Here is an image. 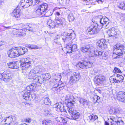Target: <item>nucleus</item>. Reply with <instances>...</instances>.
<instances>
[{
    "label": "nucleus",
    "instance_id": "f257e3e1",
    "mask_svg": "<svg viewBox=\"0 0 125 125\" xmlns=\"http://www.w3.org/2000/svg\"><path fill=\"white\" fill-rule=\"evenodd\" d=\"M63 37L62 39L65 43L67 45H70L72 43V40L75 37V35L74 33H68L65 31L62 34Z\"/></svg>",
    "mask_w": 125,
    "mask_h": 125
},
{
    "label": "nucleus",
    "instance_id": "f03ea898",
    "mask_svg": "<svg viewBox=\"0 0 125 125\" xmlns=\"http://www.w3.org/2000/svg\"><path fill=\"white\" fill-rule=\"evenodd\" d=\"M36 84L35 83H32L26 87V89L27 91L23 94V98L26 100H30L33 99L32 95L30 93V91L33 90L35 88Z\"/></svg>",
    "mask_w": 125,
    "mask_h": 125
},
{
    "label": "nucleus",
    "instance_id": "7ed1b4c3",
    "mask_svg": "<svg viewBox=\"0 0 125 125\" xmlns=\"http://www.w3.org/2000/svg\"><path fill=\"white\" fill-rule=\"evenodd\" d=\"M42 69L40 68V66H38L33 69L31 70L28 74V76L30 79H33V81L35 77L36 74L41 73Z\"/></svg>",
    "mask_w": 125,
    "mask_h": 125
},
{
    "label": "nucleus",
    "instance_id": "20e7f679",
    "mask_svg": "<svg viewBox=\"0 0 125 125\" xmlns=\"http://www.w3.org/2000/svg\"><path fill=\"white\" fill-rule=\"evenodd\" d=\"M68 112L70 116L67 117L72 120H76L78 119L80 115V114L74 108H70L68 109Z\"/></svg>",
    "mask_w": 125,
    "mask_h": 125
},
{
    "label": "nucleus",
    "instance_id": "39448f33",
    "mask_svg": "<svg viewBox=\"0 0 125 125\" xmlns=\"http://www.w3.org/2000/svg\"><path fill=\"white\" fill-rule=\"evenodd\" d=\"M92 21L94 23L93 26L88 28L87 30L88 33L91 35L97 33L99 31L98 24L94 20H92Z\"/></svg>",
    "mask_w": 125,
    "mask_h": 125
},
{
    "label": "nucleus",
    "instance_id": "423d86ee",
    "mask_svg": "<svg viewBox=\"0 0 125 125\" xmlns=\"http://www.w3.org/2000/svg\"><path fill=\"white\" fill-rule=\"evenodd\" d=\"M51 76L49 73L42 74L39 76L36 77L34 79V82L37 84H42L45 80H47L50 79Z\"/></svg>",
    "mask_w": 125,
    "mask_h": 125
},
{
    "label": "nucleus",
    "instance_id": "0eeeda50",
    "mask_svg": "<svg viewBox=\"0 0 125 125\" xmlns=\"http://www.w3.org/2000/svg\"><path fill=\"white\" fill-rule=\"evenodd\" d=\"M120 118H118L117 116L115 117L110 116L108 118V120L111 123V125H123L124 124V122Z\"/></svg>",
    "mask_w": 125,
    "mask_h": 125
},
{
    "label": "nucleus",
    "instance_id": "6e6552de",
    "mask_svg": "<svg viewBox=\"0 0 125 125\" xmlns=\"http://www.w3.org/2000/svg\"><path fill=\"white\" fill-rule=\"evenodd\" d=\"M92 64V62L89 61L82 60L79 62L77 65V66L81 68L85 69L91 67Z\"/></svg>",
    "mask_w": 125,
    "mask_h": 125
},
{
    "label": "nucleus",
    "instance_id": "1a4fd4ad",
    "mask_svg": "<svg viewBox=\"0 0 125 125\" xmlns=\"http://www.w3.org/2000/svg\"><path fill=\"white\" fill-rule=\"evenodd\" d=\"M11 72L9 70L4 71L0 76V79L6 82L9 81L11 79Z\"/></svg>",
    "mask_w": 125,
    "mask_h": 125
},
{
    "label": "nucleus",
    "instance_id": "9d476101",
    "mask_svg": "<svg viewBox=\"0 0 125 125\" xmlns=\"http://www.w3.org/2000/svg\"><path fill=\"white\" fill-rule=\"evenodd\" d=\"M80 77V73L78 72H74L70 78L69 83L72 85L78 81Z\"/></svg>",
    "mask_w": 125,
    "mask_h": 125
},
{
    "label": "nucleus",
    "instance_id": "9b49d317",
    "mask_svg": "<svg viewBox=\"0 0 125 125\" xmlns=\"http://www.w3.org/2000/svg\"><path fill=\"white\" fill-rule=\"evenodd\" d=\"M24 61V62H21L20 65V67L23 73H26L28 68L31 65L30 62L28 59L27 58H25Z\"/></svg>",
    "mask_w": 125,
    "mask_h": 125
},
{
    "label": "nucleus",
    "instance_id": "f8f14e48",
    "mask_svg": "<svg viewBox=\"0 0 125 125\" xmlns=\"http://www.w3.org/2000/svg\"><path fill=\"white\" fill-rule=\"evenodd\" d=\"M81 50L83 52L88 53H90L93 52L94 53V51H95L94 45H89L83 47L81 48Z\"/></svg>",
    "mask_w": 125,
    "mask_h": 125
},
{
    "label": "nucleus",
    "instance_id": "ddd939ff",
    "mask_svg": "<svg viewBox=\"0 0 125 125\" xmlns=\"http://www.w3.org/2000/svg\"><path fill=\"white\" fill-rule=\"evenodd\" d=\"M123 46L120 44H117L114 46V50L116 52L115 54L119 56L124 53V52L123 51L124 50H122V49H124Z\"/></svg>",
    "mask_w": 125,
    "mask_h": 125
},
{
    "label": "nucleus",
    "instance_id": "4468645a",
    "mask_svg": "<svg viewBox=\"0 0 125 125\" xmlns=\"http://www.w3.org/2000/svg\"><path fill=\"white\" fill-rule=\"evenodd\" d=\"M53 107L56 111L61 112H63L66 115H67L66 111L65 109V107L62 104L57 103L54 104Z\"/></svg>",
    "mask_w": 125,
    "mask_h": 125
},
{
    "label": "nucleus",
    "instance_id": "2eb2a0df",
    "mask_svg": "<svg viewBox=\"0 0 125 125\" xmlns=\"http://www.w3.org/2000/svg\"><path fill=\"white\" fill-rule=\"evenodd\" d=\"M94 54L98 56L100 58L106 60L108 57V53L107 52H102L99 51H94Z\"/></svg>",
    "mask_w": 125,
    "mask_h": 125
},
{
    "label": "nucleus",
    "instance_id": "dca6fc26",
    "mask_svg": "<svg viewBox=\"0 0 125 125\" xmlns=\"http://www.w3.org/2000/svg\"><path fill=\"white\" fill-rule=\"evenodd\" d=\"M17 48L11 49L8 51V56L11 58H13L19 56Z\"/></svg>",
    "mask_w": 125,
    "mask_h": 125
},
{
    "label": "nucleus",
    "instance_id": "f3484780",
    "mask_svg": "<svg viewBox=\"0 0 125 125\" xmlns=\"http://www.w3.org/2000/svg\"><path fill=\"white\" fill-rule=\"evenodd\" d=\"M34 0H21L20 2L21 6L23 8H26L32 5Z\"/></svg>",
    "mask_w": 125,
    "mask_h": 125
},
{
    "label": "nucleus",
    "instance_id": "a211bd4d",
    "mask_svg": "<svg viewBox=\"0 0 125 125\" xmlns=\"http://www.w3.org/2000/svg\"><path fill=\"white\" fill-rule=\"evenodd\" d=\"M105 80V77L101 75L96 76L94 80V83L97 85L101 84Z\"/></svg>",
    "mask_w": 125,
    "mask_h": 125
},
{
    "label": "nucleus",
    "instance_id": "6ab92c4d",
    "mask_svg": "<svg viewBox=\"0 0 125 125\" xmlns=\"http://www.w3.org/2000/svg\"><path fill=\"white\" fill-rule=\"evenodd\" d=\"M77 47L76 45H72V43L70 45H67L66 48V50L67 53H71L77 50Z\"/></svg>",
    "mask_w": 125,
    "mask_h": 125
},
{
    "label": "nucleus",
    "instance_id": "aec40b11",
    "mask_svg": "<svg viewBox=\"0 0 125 125\" xmlns=\"http://www.w3.org/2000/svg\"><path fill=\"white\" fill-rule=\"evenodd\" d=\"M119 30L115 28H112L107 31V33L110 37L114 36L116 37L118 35Z\"/></svg>",
    "mask_w": 125,
    "mask_h": 125
},
{
    "label": "nucleus",
    "instance_id": "412c9836",
    "mask_svg": "<svg viewBox=\"0 0 125 125\" xmlns=\"http://www.w3.org/2000/svg\"><path fill=\"white\" fill-rule=\"evenodd\" d=\"M105 39H102L99 40L97 43L96 45L100 48L104 49L107 47V45Z\"/></svg>",
    "mask_w": 125,
    "mask_h": 125
},
{
    "label": "nucleus",
    "instance_id": "4be33fe9",
    "mask_svg": "<svg viewBox=\"0 0 125 125\" xmlns=\"http://www.w3.org/2000/svg\"><path fill=\"white\" fill-rule=\"evenodd\" d=\"M117 99L125 103V92H120L117 95Z\"/></svg>",
    "mask_w": 125,
    "mask_h": 125
},
{
    "label": "nucleus",
    "instance_id": "5701e85b",
    "mask_svg": "<svg viewBox=\"0 0 125 125\" xmlns=\"http://www.w3.org/2000/svg\"><path fill=\"white\" fill-rule=\"evenodd\" d=\"M21 13V10L18 8H16L11 13V15L13 17L17 18L20 16V15Z\"/></svg>",
    "mask_w": 125,
    "mask_h": 125
},
{
    "label": "nucleus",
    "instance_id": "b1692460",
    "mask_svg": "<svg viewBox=\"0 0 125 125\" xmlns=\"http://www.w3.org/2000/svg\"><path fill=\"white\" fill-rule=\"evenodd\" d=\"M17 48L19 56L24 54L28 51L27 49L25 47H20Z\"/></svg>",
    "mask_w": 125,
    "mask_h": 125
},
{
    "label": "nucleus",
    "instance_id": "393cba45",
    "mask_svg": "<svg viewBox=\"0 0 125 125\" xmlns=\"http://www.w3.org/2000/svg\"><path fill=\"white\" fill-rule=\"evenodd\" d=\"M100 22L102 26L105 25V26L106 27L107 25L108 24L109 19L107 18H102L100 19Z\"/></svg>",
    "mask_w": 125,
    "mask_h": 125
},
{
    "label": "nucleus",
    "instance_id": "a878e982",
    "mask_svg": "<svg viewBox=\"0 0 125 125\" xmlns=\"http://www.w3.org/2000/svg\"><path fill=\"white\" fill-rule=\"evenodd\" d=\"M39 7L40 8L42 11L43 12L44 14H45L48 10V6L47 4L44 3L42 4L39 6Z\"/></svg>",
    "mask_w": 125,
    "mask_h": 125
},
{
    "label": "nucleus",
    "instance_id": "bb28decb",
    "mask_svg": "<svg viewBox=\"0 0 125 125\" xmlns=\"http://www.w3.org/2000/svg\"><path fill=\"white\" fill-rule=\"evenodd\" d=\"M67 13L68 15L67 18L69 21L70 22L73 21L74 18L72 13L69 10L67 11Z\"/></svg>",
    "mask_w": 125,
    "mask_h": 125
},
{
    "label": "nucleus",
    "instance_id": "cd10ccee",
    "mask_svg": "<svg viewBox=\"0 0 125 125\" xmlns=\"http://www.w3.org/2000/svg\"><path fill=\"white\" fill-rule=\"evenodd\" d=\"M47 24L49 27L50 28H53L55 27H57L54 22L51 19H49L48 20Z\"/></svg>",
    "mask_w": 125,
    "mask_h": 125
},
{
    "label": "nucleus",
    "instance_id": "c85d7f7f",
    "mask_svg": "<svg viewBox=\"0 0 125 125\" xmlns=\"http://www.w3.org/2000/svg\"><path fill=\"white\" fill-rule=\"evenodd\" d=\"M36 25L34 24H31L29 25H25V27L27 30H28L32 32L35 28Z\"/></svg>",
    "mask_w": 125,
    "mask_h": 125
},
{
    "label": "nucleus",
    "instance_id": "c756f323",
    "mask_svg": "<svg viewBox=\"0 0 125 125\" xmlns=\"http://www.w3.org/2000/svg\"><path fill=\"white\" fill-rule=\"evenodd\" d=\"M65 103L67 104V107L68 108L67 109V110L70 108H72L71 107L73 106H74V104L75 103V102L74 101H68L67 102H65Z\"/></svg>",
    "mask_w": 125,
    "mask_h": 125
},
{
    "label": "nucleus",
    "instance_id": "7c9ffc66",
    "mask_svg": "<svg viewBox=\"0 0 125 125\" xmlns=\"http://www.w3.org/2000/svg\"><path fill=\"white\" fill-rule=\"evenodd\" d=\"M7 64L8 67L10 68L16 69L18 68L15 62H11L8 63Z\"/></svg>",
    "mask_w": 125,
    "mask_h": 125
},
{
    "label": "nucleus",
    "instance_id": "2f4dec72",
    "mask_svg": "<svg viewBox=\"0 0 125 125\" xmlns=\"http://www.w3.org/2000/svg\"><path fill=\"white\" fill-rule=\"evenodd\" d=\"M12 121L11 116H10L4 119L1 122H5L6 121H7V123H6L9 124V125H10V123Z\"/></svg>",
    "mask_w": 125,
    "mask_h": 125
},
{
    "label": "nucleus",
    "instance_id": "473e14b6",
    "mask_svg": "<svg viewBox=\"0 0 125 125\" xmlns=\"http://www.w3.org/2000/svg\"><path fill=\"white\" fill-rule=\"evenodd\" d=\"M17 30H18L17 31L18 32V35L22 36H24L26 34V31L22 29H16Z\"/></svg>",
    "mask_w": 125,
    "mask_h": 125
},
{
    "label": "nucleus",
    "instance_id": "72a5a7b5",
    "mask_svg": "<svg viewBox=\"0 0 125 125\" xmlns=\"http://www.w3.org/2000/svg\"><path fill=\"white\" fill-rule=\"evenodd\" d=\"M89 120L91 122H93L98 118V117L96 115H92L88 117Z\"/></svg>",
    "mask_w": 125,
    "mask_h": 125
},
{
    "label": "nucleus",
    "instance_id": "f704fd0d",
    "mask_svg": "<svg viewBox=\"0 0 125 125\" xmlns=\"http://www.w3.org/2000/svg\"><path fill=\"white\" fill-rule=\"evenodd\" d=\"M79 102L80 103L84 105H88L89 103V101H87L84 99L81 98L79 100Z\"/></svg>",
    "mask_w": 125,
    "mask_h": 125
},
{
    "label": "nucleus",
    "instance_id": "c9c22d12",
    "mask_svg": "<svg viewBox=\"0 0 125 125\" xmlns=\"http://www.w3.org/2000/svg\"><path fill=\"white\" fill-rule=\"evenodd\" d=\"M93 101L94 103L100 102V97L97 95H95L93 97Z\"/></svg>",
    "mask_w": 125,
    "mask_h": 125
},
{
    "label": "nucleus",
    "instance_id": "e433bc0d",
    "mask_svg": "<svg viewBox=\"0 0 125 125\" xmlns=\"http://www.w3.org/2000/svg\"><path fill=\"white\" fill-rule=\"evenodd\" d=\"M55 22L56 23V25H61L62 24V20L58 17H56L55 19Z\"/></svg>",
    "mask_w": 125,
    "mask_h": 125
},
{
    "label": "nucleus",
    "instance_id": "4c0bfd02",
    "mask_svg": "<svg viewBox=\"0 0 125 125\" xmlns=\"http://www.w3.org/2000/svg\"><path fill=\"white\" fill-rule=\"evenodd\" d=\"M73 101L74 100L73 97L72 95L69 94H68L66 96L65 102L68 101Z\"/></svg>",
    "mask_w": 125,
    "mask_h": 125
},
{
    "label": "nucleus",
    "instance_id": "58836bf2",
    "mask_svg": "<svg viewBox=\"0 0 125 125\" xmlns=\"http://www.w3.org/2000/svg\"><path fill=\"white\" fill-rule=\"evenodd\" d=\"M59 37L58 35H57L56 37L54 39V42L57 44L59 45V47L61 46V44L59 42Z\"/></svg>",
    "mask_w": 125,
    "mask_h": 125
},
{
    "label": "nucleus",
    "instance_id": "ea45409f",
    "mask_svg": "<svg viewBox=\"0 0 125 125\" xmlns=\"http://www.w3.org/2000/svg\"><path fill=\"white\" fill-rule=\"evenodd\" d=\"M36 12L37 14L38 15H41L44 14L43 12L42 11V10L39 6L37 8V9L36 11Z\"/></svg>",
    "mask_w": 125,
    "mask_h": 125
},
{
    "label": "nucleus",
    "instance_id": "a19ab883",
    "mask_svg": "<svg viewBox=\"0 0 125 125\" xmlns=\"http://www.w3.org/2000/svg\"><path fill=\"white\" fill-rule=\"evenodd\" d=\"M116 114H122L124 113L123 111L120 107H116Z\"/></svg>",
    "mask_w": 125,
    "mask_h": 125
},
{
    "label": "nucleus",
    "instance_id": "79ce46f5",
    "mask_svg": "<svg viewBox=\"0 0 125 125\" xmlns=\"http://www.w3.org/2000/svg\"><path fill=\"white\" fill-rule=\"evenodd\" d=\"M44 104L46 105H49L50 104V99L48 97H46L44 99Z\"/></svg>",
    "mask_w": 125,
    "mask_h": 125
},
{
    "label": "nucleus",
    "instance_id": "37998d69",
    "mask_svg": "<svg viewBox=\"0 0 125 125\" xmlns=\"http://www.w3.org/2000/svg\"><path fill=\"white\" fill-rule=\"evenodd\" d=\"M59 84L57 83H54V85H53L52 89L53 90H55L56 91H59V87L58 88V87Z\"/></svg>",
    "mask_w": 125,
    "mask_h": 125
},
{
    "label": "nucleus",
    "instance_id": "c03bdc74",
    "mask_svg": "<svg viewBox=\"0 0 125 125\" xmlns=\"http://www.w3.org/2000/svg\"><path fill=\"white\" fill-rule=\"evenodd\" d=\"M53 78L55 80H59V81L60 80L61 76L60 75H54L53 76Z\"/></svg>",
    "mask_w": 125,
    "mask_h": 125
},
{
    "label": "nucleus",
    "instance_id": "a18cd8bd",
    "mask_svg": "<svg viewBox=\"0 0 125 125\" xmlns=\"http://www.w3.org/2000/svg\"><path fill=\"white\" fill-rule=\"evenodd\" d=\"M119 7L123 10H125V4L123 2L121 3L119 6Z\"/></svg>",
    "mask_w": 125,
    "mask_h": 125
},
{
    "label": "nucleus",
    "instance_id": "49530a36",
    "mask_svg": "<svg viewBox=\"0 0 125 125\" xmlns=\"http://www.w3.org/2000/svg\"><path fill=\"white\" fill-rule=\"evenodd\" d=\"M114 73H121V72L120 70L117 67H115L114 68V69L113 71Z\"/></svg>",
    "mask_w": 125,
    "mask_h": 125
},
{
    "label": "nucleus",
    "instance_id": "de8ad7c7",
    "mask_svg": "<svg viewBox=\"0 0 125 125\" xmlns=\"http://www.w3.org/2000/svg\"><path fill=\"white\" fill-rule=\"evenodd\" d=\"M117 79L120 80V82L124 80V78L122 75L116 74Z\"/></svg>",
    "mask_w": 125,
    "mask_h": 125
},
{
    "label": "nucleus",
    "instance_id": "09e8293b",
    "mask_svg": "<svg viewBox=\"0 0 125 125\" xmlns=\"http://www.w3.org/2000/svg\"><path fill=\"white\" fill-rule=\"evenodd\" d=\"M51 11H52V10H50L47 11L45 14L46 16H49L52 15V12H51Z\"/></svg>",
    "mask_w": 125,
    "mask_h": 125
},
{
    "label": "nucleus",
    "instance_id": "8fccbe9b",
    "mask_svg": "<svg viewBox=\"0 0 125 125\" xmlns=\"http://www.w3.org/2000/svg\"><path fill=\"white\" fill-rule=\"evenodd\" d=\"M116 107L112 108L110 109V112L111 113V114H116Z\"/></svg>",
    "mask_w": 125,
    "mask_h": 125
},
{
    "label": "nucleus",
    "instance_id": "3c124183",
    "mask_svg": "<svg viewBox=\"0 0 125 125\" xmlns=\"http://www.w3.org/2000/svg\"><path fill=\"white\" fill-rule=\"evenodd\" d=\"M62 85H61L59 87V91H60V90H62L63 89V88H64L65 85V83H63L62 84Z\"/></svg>",
    "mask_w": 125,
    "mask_h": 125
},
{
    "label": "nucleus",
    "instance_id": "603ef678",
    "mask_svg": "<svg viewBox=\"0 0 125 125\" xmlns=\"http://www.w3.org/2000/svg\"><path fill=\"white\" fill-rule=\"evenodd\" d=\"M41 125H48V122L47 121L45 120L43 121Z\"/></svg>",
    "mask_w": 125,
    "mask_h": 125
},
{
    "label": "nucleus",
    "instance_id": "864d4df0",
    "mask_svg": "<svg viewBox=\"0 0 125 125\" xmlns=\"http://www.w3.org/2000/svg\"><path fill=\"white\" fill-rule=\"evenodd\" d=\"M113 80L115 83H120V80L116 78H113Z\"/></svg>",
    "mask_w": 125,
    "mask_h": 125
},
{
    "label": "nucleus",
    "instance_id": "5fc2aeb1",
    "mask_svg": "<svg viewBox=\"0 0 125 125\" xmlns=\"http://www.w3.org/2000/svg\"><path fill=\"white\" fill-rule=\"evenodd\" d=\"M57 2L60 4H62L63 2V0H57Z\"/></svg>",
    "mask_w": 125,
    "mask_h": 125
},
{
    "label": "nucleus",
    "instance_id": "6e6d98bb",
    "mask_svg": "<svg viewBox=\"0 0 125 125\" xmlns=\"http://www.w3.org/2000/svg\"><path fill=\"white\" fill-rule=\"evenodd\" d=\"M24 120L26 122L28 123H29L31 122V119L30 118H28V119H25Z\"/></svg>",
    "mask_w": 125,
    "mask_h": 125
},
{
    "label": "nucleus",
    "instance_id": "4d7b16f0",
    "mask_svg": "<svg viewBox=\"0 0 125 125\" xmlns=\"http://www.w3.org/2000/svg\"><path fill=\"white\" fill-rule=\"evenodd\" d=\"M48 115H49L50 116H53L54 114L52 113H51L50 112L48 111V112L47 113Z\"/></svg>",
    "mask_w": 125,
    "mask_h": 125
},
{
    "label": "nucleus",
    "instance_id": "13d9d810",
    "mask_svg": "<svg viewBox=\"0 0 125 125\" xmlns=\"http://www.w3.org/2000/svg\"><path fill=\"white\" fill-rule=\"evenodd\" d=\"M96 1L98 4H101L103 3V1L101 0H97Z\"/></svg>",
    "mask_w": 125,
    "mask_h": 125
},
{
    "label": "nucleus",
    "instance_id": "bf43d9fd",
    "mask_svg": "<svg viewBox=\"0 0 125 125\" xmlns=\"http://www.w3.org/2000/svg\"><path fill=\"white\" fill-rule=\"evenodd\" d=\"M11 119L13 122L15 121L16 120V118L14 116H11Z\"/></svg>",
    "mask_w": 125,
    "mask_h": 125
},
{
    "label": "nucleus",
    "instance_id": "052dcab7",
    "mask_svg": "<svg viewBox=\"0 0 125 125\" xmlns=\"http://www.w3.org/2000/svg\"><path fill=\"white\" fill-rule=\"evenodd\" d=\"M65 1L66 4H69L70 2V0H65Z\"/></svg>",
    "mask_w": 125,
    "mask_h": 125
},
{
    "label": "nucleus",
    "instance_id": "680f3d73",
    "mask_svg": "<svg viewBox=\"0 0 125 125\" xmlns=\"http://www.w3.org/2000/svg\"><path fill=\"white\" fill-rule=\"evenodd\" d=\"M4 27L6 29H11L12 28H13V26H10L8 27H5V26Z\"/></svg>",
    "mask_w": 125,
    "mask_h": 125
},
{
    "label": "nucleus",
    "instance_id": "e2e57ef3",
    "mask_svg": "<svg viewBox=\"0 0 125 125\" xmlns=\"http://www.w3.org/2000/svg\"><path fill=\"white\" fill-rule=\"evenodd\" d=\"M58 84H59V86H60L61 85H62V84L63 82L62 81L59 82V83H57Z\"/></svg>",
    "mask_w": 125,
    "mask_h": 125
},
{
    "label": "nucleus",
    "instance_id": "0e129e2a",
    "mask_svg": "<svg viewBox=\"0 0 125 125\" xmlns=\"http://www.w3.org/2000/svg\"><path fill=\"white\" fill-rule=\"evenodd\" d=\"M1 123L0 124V125H9V124H8L7 123H3V122H1Z\"/></svg>",
    "mask_w": 125,
    "mask_h": 125
},
{
    "label": "nucleus",
    "instance_id": "69168bd1",
    "mask_svg": "<svg viewBox=\"0 0 125 125\" xmlns=\"http://www.w3.org/2000/svg\"><path fill=\"white\" fill-rule=\"evenodd\" d=\"M4 0H0V5L3 3Z\"/></svg>",
    "mask_w": 125,
    "mask_h": 125
},
{
    "label": "nucleus",
    "instance_id": "338daca9",
    "mask_svg": "<svg viewBox=\"0 0 125 125\" xmlns=\"http://www.w3.org/2000/svg\"><path fill=\"white\" fill-rule=\"evenodd\" d=\"M55 14L58 16H59L60 15V13L59 12H56Z\"/></svg>",
    "mask_w": 125,
    "mask_h": 125
},
{
    "label": "nucleus",
    "instance_id": "774afa93",
    "mask_svg": "<svg viewBox=\"0 0 125 125\" xmlns=\"http://www.w3.org/2000/svg\"><path fill=\"white\" fill-rule=\"evenodd\" d=\"M105 125H109V124L107 122L105 121Z\"/></svg>",
    "mask_w": 125,
    "mask_h": 125
}]
</instances>
